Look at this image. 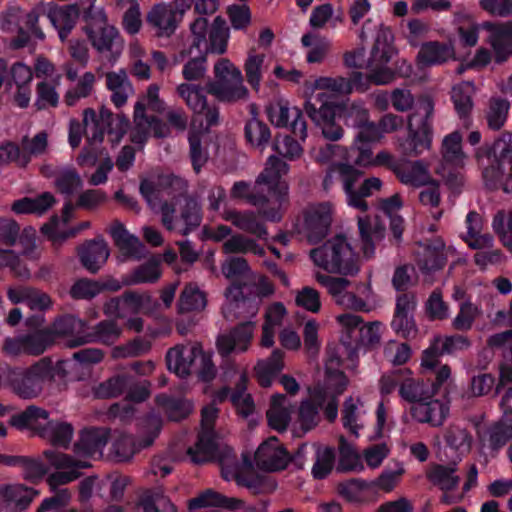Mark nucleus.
<instances>
[{"instance_id":"20","label":"nucleus","mask_w":512,"mask_h":512,"mask_svg":"<svg viewBox=\"0 0 512 512\" xmlns=\"http://www.w3.org/2000/svg\"><path fill=\"white\" fill-rule=\"evenodd\" d=\"M53 344L49 330L41 329L30 333L7 337L2 346L3 352L11 357L21 355L39 356Z\"/></svg>"},{"instance_id":"2","label":"nucleus","mask_w":512,"mask_h":512,"mask_svg":"<svg viewBox=\"0 0 512 512\" xmlns=\"http://www.w3.org/2000/svg\"><path fill=\"white\" fill-rule=\"evenodd\" d=\"M339 350L328 347L325 361V383L309 390V398L302 400L293 432L301 436L315 428L319 423V408H323L325 417L334 421L338 416L337 396L343 393L348 380L340 370Z\"/></svg>"},{"instance_id":"27","label":"nucleus","mask_w":512,"mask_h":512,"mask_svg":"<svg viewBox=\"0 0 512 512\" xmlns=\"http://www.w3.org/2000/svg\"><path fill=\"white\" fill-rule=\"evenodd\" d=\"M255 464L266 471H279L288 465L290 456L276 437L263 442L255 452Z\"/></svg>"},{"instance_id":"55","label":"nucleus","mask_w":512,"mask_h":512,"mask_svg":"<svg viewBox=\"0 0 512 512\" xmlns=\"http://www.w3.org/2000/svg\"><path fill=\"white\" fill-rule=\"evenodd\" d=\"M161 276L159 260L152 258L124 276V283L137 285L156 282Z\"/></svg>"},{"instance_id":"40","label":"nucleus","mask_w":512,"mask_h":512,"mask_svg":"<svg viewBox=\"0 0 512 512\" xmlns=\"http://www.w3.org/2000/svg\"><path fill=\"white\" fill-rule=\"evenodd\" d=\"M147 21L159 36H169L177 27L176 11L170 4H156L148 13Z\"/></svg>"},{"instance_id":"6","label":"nucleus","mask_w":512,"mask_h":512,"mask_svg":"<svg viewBox=\"0 0 512 512\" xmlns=\"http://www.w3.org/2000/svg\"><path fill=\"white\" fill-rule=\"evenodd\" d=\"M140 192L152 209L159 207L161 222L168 231L187 235L200 225V205L196 200L185 199L180 208V217H178L173 205L161 204L164 190L160 189L159 185H155L149 180H143L140 185Z\"/></svg>"},{"instance_id":"34","label":"nucleus","mask_w":512,"mask_h":512,"mask_svg":"<svg viewBox=\"0 0 512 512\" xmlns=\"http://www.w3.org/2000/svg\"><path fill=\"white\" fill-rule=\"evenodd\" d=\"M287 314V309L281 302H273L265 308L260 339L262 347L270 348L274 345L276 329L283 324Z\"/></svg>"},{"instance_id":"48","label":"nucleus","mask_w":512,"mask_h":512,"mask_svg":"<svg viewBox=\"0 0 512 512\" xmlns=\"http://www.w3.org/2000/svg\"><path fill=\"white\" fill-rule=\"evenodd\" d=\"M123 305L127 315L140 312L146 315H154L159 308V303L148 292L130 291L124 293Z\"/></svg>"},{"instance_id":"4","label":"nucleus","mask_w":512,"mask_h":512,"mask_svg":"<svg viewBox=\"0 0 512 512\" xmlns=\"http://www.w3.org/2000/svg\"><path fill=\"white\" fill-rule=\"evenodd\" d=\"M288 165L276 156H270L265 168L258 176L255 184L251 186L244 181L235 182L231 189V197L247 200L253 205H260L268 199L261 195L267 192L271 198H275L277 209L263 211V216L270 221H278L281 218V207L288 194V185L282 180V176L288 172Z\"/></svg>"},{"instance_id":"26","label":"nucleus","mask_w":512,"mask_h":512,"mask_svg":"<svg viewBox=\"0 0 512 512\" xmlns=\"http://www.w3.org/2000/svg\"><path fill=\"white\" fill-rule=\"evenodd\" d=\"M37 9L46 13L53 27L58 31L61 41H65L79 17L76 5L58 6L53 3H39Z\"/></svg>"},{"instance_id":"64","label":"nucleus","mask_w":512,"mask_h":512,"mask_svg":"<svg viewBox=\"0 0 512 512\" xmlns=\"http://www.w3.org/2000/svg\"><path fill=\"white\" fill-rule=\"evenodd\" d=\"M404 472L403 464L396 462L393 466L385 468L379 477L373 481L372 485L383 492L389 493L399 484Z\"/></svg>"},{"instance_id":"58","label":"nucleus","mask_w":512,"mask_h":512,"mask_svg":"<svg viewBox=\"0 0 512 512\" xmlns=\"http://www.w3.org/2000/svg\"><path fill=\"white\" fill-rule=\"evenodd\" d=\"M265 55L250 49L244 63V71L247 82L255 91H259L263 77V63Z\"/></svg>"},{"instance_id":"37","label":"nucleus","mask_w":512,"mask_h":512,"mask_svg":"<svg viewBox=\"0 0 512 512\" xmlns=\"http://www.w3.org/2000/svg\"><path fill=\"white\" fill-rule=\"evenodd\" d=\"M122 335V328L114 320H105L99 322L93 332L83 336H77L69 344L78 346L89 342H99L105 345L115 343Z\"/></svg>"},{"instance_id":"63","label":"nucleus","mask_w":512,"mask_h":512,"mask_svg":"<svg viewBox=\"0 0 512 512\" xmlns=\"http://www.w3.org/2000/svg\"><path fill=\"white\" fill-rule=\"evenodd\" d=\"M343 21L342 11L334 15V10L331 4H323L316 6L310 15L309 24L313 29H323L327 24L336 27L337 23Z\"/></svg>"},{"instance_id":"7","label":"nucleus","mask_w":512,"mask_h":512,"mask_svg":"<svg viewBox=\"0 0 512 512\" xmlns=\"http://www.w3.org/2000/svg\"><path fill=\"white\" fill-rule=\"evenodd\" d=\"M112 125H115L116 130H109V138L112 143H118L128 129V119L120 116L113 119L112 113L104 107L98 114L92 108H87L83 111V126L76 119L70 120L69 143L73 148L78 147L85 130L89 145L93 147L103 141L106 127Z\"/></svg>"},{"instance_id":"35","label":"nucleus","mask_w":512,"mask_h":512,"mask_svg":"<svg viewBox=\"0 0 512 512\" xmlns=\"http://www.w3.org/2000/svg\"><path fill=\"white\" fill-rule=\"evenodd\" d=\"M292 413L291 401L283 394H274L266 413L269 426L278 432L285 431L291 423Z\"/></svg>"},{"instance_id":"50","label":"nucleus","mask_w":512,"mask_h":512,"mask_svg":"<svg viewBox=\"0 0 512 512\" xmlns=\"http://www.w3.org/2000/svg\"><path fill=\"white\" fill-rule=\"evenodd\" d=\"M482 178L487 188H502L505 192L512 193V159L506 162L505 167L498 165L486 168Z\"/></svg>"},{"instance_id":"60","label":"nucleus","mask_w":512,"mask_h":512,"mask_svg":"<svg viewBox=\"0 0 512 512\" xmlns=\"http://www.w3.org/2000/svg\"><path fill=\"white\" fill-rule=\"evenodd\" d=\"M493 157L491 166L505 167L506 162L512 160V133H502L488 151V158Z\"/></svg>"},{"instance_id":"54","label":"nucleus","mask_w":512,"mask_h":512,"mask_svg":"<svg viewBox=\"0 0 512 512\" xmlns=\"http://www.w3.org/2000/svg\"><path fill=\"white\" fill-rule=\"evenodd\" d=\"M403 206V201L399 194H394L391 197L383 198L378 201V209L388 216L391 220V230L397 240L401 239L403 232V219L397 215Z\"/></svg>"},{"instance_id":"13","label":"nucleus","mask_w":512,"mask_h":512,"mask_svg":"<svg viewBox=\"0 0 512 512\" xmlns=\"http://www.w3.org/2000/svg\"><path fill=\"white\" fill-rule=\"evenodd\" d=\"M215 80L207 85L208 92L219 101L236 103L249 98L241 70L228 58L219 59L213 67Z\"/></svg>"},{"instance_id":"11","label":"nucleus","mask_w":512,"mask_h":512,"mask_svg":"<svg viewBox=\"0 0 512 512\" xmlns=\"http://www.w3.org/2000/svg\"><path fill=\"white\" fill-rule=\"evenodd\" d=\"M85 32L98 53L107 55L111 63L118 60L123 51L124 41L119 31L108 23L107 15L102 8L92 6L89 9Z\"/></svg>"},{"instance_id":"9","label":"nucleus","mask_w":512,"mask_h":512,"mask_svg":"<svg viewBox=\"0 0 512 512\" xmlns=\"http://www.w3.org/2000/svg\"><path fill=\"white\" fill-rule=\"evenodd\" d=\"M361 174L359 170L350 164H337L327 173L323 181V186L326 190L330 189L333 185L334 178L338 177L342 183L347 205L364 212L368 208V203L365 198L380 191L383 182L378 177H368L362 182L359 189L356 190L355 185L358 183Z\"/></svg>"},{"instance_id":"51","label":"nucleus","mask_w":512,"mask_h":512,"mask_svg":"<svg viewBox=\"0 0 512 512\" xmlns=\"http://www.w3.org/2000/svg\"><path fill=\"white\" fill-rule=\"evenodd\" d=\"M399 395L405 401L415 402V404L433 397L429 386L411 377V373L408 370L404 372L403 381L399 388Z\"/></svg>"},{"instance_id":"21","label":"nucleus","mask_w":512,"mask_h":512,"mask_svg":"<svg viewBox=\"0 0 512 512\" xmlns=\"http://www.w3.org/2000/svg\"><path fill=\"white\" fill-rule=\"evenodd\" d=\"M266 114L272 125L276 127H291L294 134L301 138L307 135L306 123L297 107H290L287 100L278 98L266 107Z\"/></svg>"},{"instance_id":"62","label":"nucleus","mask_w":512,"mask_h":512,"mask_svg":"<svg viewBox=\"0 0 512 512\" xmlns=\"http://www.w3.org/2000/svg\"><path fill=\"white\" fill-rule=\"evenodd\" d=\"M223 251L227 254L233 253H253L255 255H264V248L261 247L255 240L237 234L233 235L223 243Z\"/></svg>"},{"instance_id":"47","label":"nucleus","mask_w":512,"mask_h":512,"mask_svg":"<svg viewBox=\"0 0 512 512\" xmlns=\"http://www.w3.org/2000/svg\"><path fill=\"white\" fill-rule=\"evenodd\" d=\"M366 414L364 401L360 397H348L343 405L342 421L345 428L358 435L359 429L364 426L362 421Z\"/></svg>"},{"instance_id":"52","label":"nucleus","mask_w":512,"mask_h":512,"mask_svg":"<svg viewBox=\"0 0 512 512\" xmlns=\"http://www.w3.org/2000/svg\"><path fill=\"white\" fill-rule=\"evenodd\" d=\"M301 43L307 48L306 60L310 64L323 62L331 49L329 39L314 33L303 35Z\"/></svg>"},{"instance_id":"1","label":"nucleus","mask_w":512,"mask_h":512,"mask_svg":"<svg viewBox=\"0 0 512 512\" xmlns=\"http://www.w3.org/2000/svg\"><path fill=\"white\" fill-rule=\"evenodd\" d=\"M368 86L362 73L355 72L350 78L342 76H320L307 80L302 87L304 110L308 117L321 129L322 135L331 141L343 136L342 127L336 122V114L340 105L330 101V96L348 95L354 90L365 92Z\"/></svg>"},{"instance_id":"17","label":"nucleus","mask_w":512,"mask_h":512,"mask_svg":"<svg viewBox=\"0 0 512 512\" xmlns=\"http://www.w3.org/2000/svg\"><path fill=\"white\" fill-rule=\"evenodd\" d=\"M205 23L203 21H194L190 25L191 37L188 47L183 48L179 54L181 60L188 58L185 63L182 75L187 81H197L206 74V55L205 47L207 43L203 36Z\"/></svg>"},{"instance_id":"41","label":"nucleus","mask_w":512,"mask_h":512,"mask_svg":"<svg viewBox=\"0 0 512 512\" xmlns=\"http://www.w3.org/2000/svg\"><path fill=\"white\" fill-rule=\"evenodd\" d=\"M394 174L401 183L414 187L429 184L431 181L428 165L422 160L401 163L400 167L394 168Z\"/></svg>"},{"instance_id":"38","label":"nucleus","mask_w":512,"mask_h":512,"mask_svg":"<svg viewBox=\"0 0 512 512\" xmlns=\"http://www.w3.org/2000/svg\"><path fill=\"white\" fill-rule=\"evenodd\" d=\"M358 228L363 256L370 258L374 255L375 243L384 236V226L369 216H358Z\"/></svg>"},{"instance_id":"30","label":"nucleus","mask_w":512,"mask_h":512,"mask_svg":"<svg viewBox=\"0 0 512 512\" xmlns=\"http://www.w3.org/2000/svg\"><path fill=\"white\" fill-rule=\"evenodd\" d=\"M195 21H203L205 23L203 31V36L207 43V46L205 47V54L208 52L216 54L225 53L230 36L229 27L227 26L225 19L221 16H217L213 20L210 28L206 18L200 17Z\"/></svg>"},{"instance_id":"16","label":"nucleus","mask_w":512,"mask_h":512,"mask_svg":"<svg viewBox=\"0 0 512 512\" xmlns=\"http://www.w3.org/2000/svg\"><path fill=\"white\" fill-rule=\"evenodd\" d=\"M393 35L388 27L378 26L371 55L367 63L368 80L377 85H385L394 80V72L387 67L395 49L392 45Z\"/></svg>"},{"instance_id":"10","label":"nucleus","mask_w":512,"mask_h":512,"mask_svg":"<svg viewBox=\"0 0 512 512\" xmlns=\"http://www.w3.org/2000/svg\"><path fill=\"white\" fill-rule=\"evenodd\" d=\"M313 263L329 273L356 275L360 269L358 256L342 236L334 237L310 252Z\"/></svg>"},{"instance_id":"33","label":"nucleus","mask_w":512,"mask_h":512,"mask_svg":"<svg viewBox=\"0 0 512 512\" xmlns=\"http://www.w3.org/2000/svg\"><path fill=\"white\" fill-rule=\"evenodd\" d=\"M455 58L454 46L451 43L429 41L420 47L416 60L419 66H435Z\"/></svg>"},{"instance_id":"57","label":"nucleus","mask_w":512,"mask_h":512,"mask_svg":"<svg viewBox=\"0 0 512 512\" xmlns=\"http://www.w3.org/2000/svg\"><path fill=\"white\" fill-rule=\"evenodd\" d=\"M110 234L119 249L128 256H137L142 248L140 240L130 234L121 223H115L110 228Z\"/></svg>"},{"instance_id":"46","label":"nucleus","mask_w":512,"mask_h":512,"mask_svg":"<svg viewBox=\"0 0 512 512\" xmlns=\"http://www.w3.org/2000/svg\"><path fill=\"white\" fill-rule=\"evenodd\" d=\"M284 353L275 349L266 360H259L255 366L257 381L262 387H269L276 374L284 368Z\"/></svg>"},{"instance_id":"49","label":"nucleus","mask_w":512,"mask_h":512,"mask_svg":"<svg viewBox=\"0 0 512 512\" xmlns=\"http://www.w3.org/2000/svg\"><path fill=\"white\" fill-rule=\"evenodd\" d=\"M462 137L459 132L446 135L442 141L441 155L445 165L453 168L462 167L466 156L462 151Z\"/></svg>"},{"instance_id":"14","label":"nucleus","mask_w":512,"mask_h":512,"mask_svg":"<svg viewBox=\"0 0 512 512\" xmlns=\"http://www.w3.org/2000/svg\"><path fill=\"white\" fill-rule=\"evenodd\" d=\"M160 87L157 84H151L146 91L144 100L146 105L153 111L163 112L165 103L159 97ZM153 133L156 137H167L170 129L167 124L160 119L145 115V103L139 101L134 109V128L131 133V141L136 144H144L150 135Z\"/></svg>"},{"instance_id":"5","label":"nucleus","mask_w":512,"mask_h":512,"mask_svg":"<svg viewBox=\"0 0 512 512\" xmlns=\"http://www.w3.org/2000/svg\"><path fill=\"white\" fill-rule=\"evenodd\" d=\"M176 93L193 112L189 144L192 164L198 172L207 160V153L200 147L199 134L207 132L211 126L218 123L219 111L216 107L207 105L205 89L200 85L180 83L176 86Z\"/></svg>"},{"instance_id":"56","label":"nucleus","mask_w":512,"mask_h":512,"mask_svg":"<svg viewBox=\"0 0 512 512\" xmlns=\"http://www.w3.org/2000/svg\"><path fill=\"white\" fill-rule=\"evenodd\" d=\"M144 512H177L175 505L164 494L162 488L147 490L141 497Z\"/></svg>"},{"instance_id":"44","label":"nucleus","mask_w":512,"mask_h":512,"mask_svg":"<svg viewBox=\"0 0 512 512\" xmlns=\"http://www.w3.org/2000/svg\"><path fill=\"white\" fill-rule=\"evenodd\" d=\"M35 495L36 492L33 489L27 488L21 484H0V502L9 509H25Z\"/></svg>"},{"instance_id":"12","label":"nucleus","mask_w":512,"mask_h":512,"mask_svg":"<svg viewBox=\"0 0 512 512\" xmlns=\"http://www.w3.org/2000/svg\"><path fill=\"white\" fill-rule=\"evenodd\" d=\"M52 361L45 357L28 368L7 367V385L22 399L38 396L46 382L53 379Z\"/></svg>"},{"instance_id":"61","label":"nucleus","mask_w":512,"mask_h":512,"mask_svg":"<svg viewBox=\"0 0 512 512\" xmlns=\"http://www.w3.org/2000/svg\"><path fill=\"white\" fill-rule=\"evenodd\" d=\"M206 306V295L195 284L189 283L180 294L178 307L181 312L202 310Z\"/></svg>"},{"instance_id":"53","label":"nucleus","mask_w":512,"mask_h":512,"mask_svg":"<svg viewBox=\"0 0 512 512\" xmlns=\"http://www.w3.org/2000/svg\"><path fill=\"white\" fill-rule=\"evenodd\" d=\"M47 176H53L55 178V186L56 188L65 195H72L77 190H79L82 185V179L78 172L70 167H62L57 170L52 171L51 173L43 170Z\"/></svg>"},{"instance_id":"19","label":"nucleus","mask_w":512,"mask_h":512,"mask_svg":"<svg viewBox=\"0 0 512 512\" xmlns=\"http://www.w3.org/2000/svg\"><path fill=\"white\" fill-rule=\"evenodd\" d=\"M217 414L218 409L213 404L202 409L201 431L198 440L187 451L191 460L195 463L207 462L215 456L218 443L213 425Z\"/></svg>"},{"instance_id":"18","label":"nucleus","mask_w":512,"mask_h":512,"mask_svg":"<svg viewBox=\"0 0 512 512\" xmlns=\"http://www.w3.org/2000/svg\"><path fill=\"white\" fill-rule=\"evenodd\" d=\"M315 280L332 296L334 301L345 308L368 311L366 300L370 299L372 290L370 285H363L358 289L360 296L347 291L350 282L343 277H333L316 272Z\"/></svg>"},{"instance_id":"45","label":"nucleus","mask_w":512,"mask_h":512,"mask_svg":"<svg viewBox=\"0 0 512 512\" xmlns=\"http://www.w3.org/2000/svg\"><path fill=\"white\" fill-rule=\"evenodd\" d=\"M110 255L106 242L102 239L88 242L80 251L83 266L90 272H97Z\"/></svg>"},{"instance_id":"59","label":"nucleus","mask_w":512,"mask_h":512,"mask_svg":"<svg viewBox=\"0 0 512 512\" xmlns=\"http://www.w3.org/2000/svg\"><path fill=\"white\" fill-rule=\"evenodd\" d=\"M338 470L356 473L362 472L364 470V464L361 455L343 438H341L339 445Z\"/></svg>"},{"instance_id":"8","label":"nucleus","mask_w":512,"mask_h":512,"mask_svg":"<svg viewBox=\"0 0 512 512\" xmlns=\"http://www.w3.org/2000/svg\"><path fill=\"white\" fill-rule=\"evenodd\" d=\"M10 423L18 429L36 432L54 446L66 448L73 437V428L69 423L49 419L48 412L36 406L13 415Z\"/></svg>"},{"instance_id":"23","label":"nucleus","mask_w":512,"mask_h":512,"mask_svg":"<svg viewBox=\"0 0 512 512\" xmlns=\"http://www.w3.org/2000/svg\"><path fill=\"white\" fill-rule=\"evenodd\" d=\"M63 69L67 80L73 83L64 94V103L72 107L81 99L92 95L97 78L91 71H86L82 75H78L77 68L72 64H65Z\"/></svg>"},{"instance_id":"24","label":"nucleus","mask_w":512,"mask_h":512,"mask_svg":"<svg viewBox=\"0 0 512 512\" xmlns=\"http://www.w3.org/2000/svg\"><path fill=\"white\" fill-rule=\"evenodd\" d=\"M450 412V400L448 396L442 398L425 399L411 407L413 419L419 423L429 424L432 427L441 426L448 418Z\"/></svg>"},{"instance_id":"32","label":"nucleus","mask_w":512,"mask_h":512,"mask_svg":"<svg viewBox=\"0 0 512 512\" xmlns=\"http://www.w3.org/2000/svg\"><path fill=\"white\" fill-rule=\"evenodd\" d=\"M209 507H220L231 511H237L244 508V502L238 498L226 497L213 489H206L188 501V508L190 510Z\"/></svg>"},{"instance_id":"15","label":"nucleus","mask_w":512,"mask_h":512,"mask_svg":"<svg viewBox=\"0 0 512 512\" xmlns=\"http://www.w3.org/2000/svg\"><path fill=\"white\" fill-rule=\"evenodd\" d=\"M433 103L424 100L408 118V138L399 141L398 148L408 156H418L431 148Z\"/></svg>"},{"instance_id":"22","label":"nucleus","mask_w":512,"mask_h":512,"mask_svg":"<svg viewBox=\"0 0 512 512\" xmlns=\"http://www.w3.org/2000/svg\"><path fill=\"white\" fill-rule=\"evenodd\" d=\"M426 476L431 483L443 491L441 497L443 503L451 505L463 499L464 494L462 492H455L459 484V477L455 475L454 466L431 465L427 470Z\"/></svg>"},{"instance_id":"28","label":"nucleus","mask_w":512,"mask_h":512,"mask_svg":"<svg viewBox=\"0 0 512 512\" xmlns=\"http://www.w3.org/2000/svg\"><path fill=\"white\" fill-rule=\"evenodd\" d=\"M202 348L198 344L177 345L166 354L167 367L179 377L189 375L196 366Z\"/></svg>"},{"instance_id":"31","label":"nucleus","mask_w":512,"mask_h":512,"mask_svg":"<svg viewBox=\"0 0 512 512\" xmlns=\"http://www.w3.org/2000/svg\"><path fill=\"white\" fill-rule=\"evenodd\" d=\"M482 29L490 32L489 43L497 63L504 62L512 55V24L492 25L482 23Z\"/></svg>"},{"instance_id":"43","label":"nucleus","mask_w":512,"mask_h":512,"mask_svg":"<svg viewBox=\"0 0 512 512\" xmlns=\"http://www.w3.org/2000/svg\"><path fill=\"white\" fill-rule=\"evenodd\" d=\"M106 87L111 92V101L116 107L123 106L133 93L132 84L124 69L106 73Z\"/></svg>"},{"instance_id":"42","label":"nucleus","mask_w":512,"mask_h":512,"mask_svg":"<svg viewBox=\"0 0 512 512\" xmlns=\"http://www.w3.org/2000/svg\"><path fill=\"white\" fill-rule=\"evenodd\" d=\"M447 251L441 241L432 245L420 246L417 251V265L424 273L441 269L446 261Z\"/></svg>"},{"instance_id":"36","label":"nucleus","mask_w":512,"mask_h":512,"mask_svg":"<svg viewBox=\"0 0 512 512\" xmlns=\"http://www.w3.org/2000/svg\"><path fill=\"white\" fill-rule=\"evenodd\" d=\"M71 203L64 206V221L61 222L57 217H53L48 223L44 224L41 228L42 232L53 242L54 245H61L65 240L74 237L79 232L90 227V222L84 221L78 226L63 230L62 226L68 221V214L72 211Z\"/></svg>"},{"instance_id":"3","label":"nucleus","mask_w":512,"mask_h":512,"mask_svg":"<svg viewBox=\"0 0 512 512\" xmlns=\"http://www.w3.org/2000/svg\"><path fill=\"white\" fill-rule=\"evenodd\" d=\"M108 442V432L104 429L83 431L80 440L75 444L74 455H69L55 449L45 450L43 455L49 466L55 469L47 478L52 490L60 485L68 484L81 476V469L90 466L87 458L102 455Z\"/></svg>"},{"instance_id":"29","label":"nucleus","mask_w":512,"mask_h":512,"mask_svg":"<svg viewBox=\"0 0 512 512\" xmlns=\"http://www.w3.org/2000/svg\"><path fill=\"white\" fill-rule=\"evenodd\" d=\"M332 212L330 203L314 204L305 210L304 229L309 238H319L326 234L332 221Z\"/></svg>"},{"instance_id":"25","label":"nucleus","mask_w":512,"mask_h":512,"mask_svg":"<svg viewBox=\"0 0 512 512\" xmlns=\"http://www.w3.org/2000/svg\"><path fill=\"white\" fill-rule=\"evenodd\" d=\"M256 322L245 321L240 323L228 333L222 334L217 339V347L222 355H228L232 352H246L252 342Z\"/></svg>"},{"instance_id":"39","label":"nucleus","mask_w":512,"mask_h":512,"mask_svg":"<svg viewBox=\"0 0 512 512\" xmlns=\"http://www.w3.org/2000/svg\"><path fill=\"white\" fill-rule=\"evenodd\" d=\"M222 217L238 229L250 233L259 239H265L268 235L265 225L254 212L226 210L223 212Z\"/></svg>"}]
</instances>
